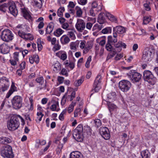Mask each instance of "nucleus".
I'll return each instance as SVG.
<instances>
[{"mask_svg": "<svg viewBox=\"0 0 158 158\" xmlns=\"http://www.w3.org/2000/svg\"><path fill=\"white\" fill-rule=\"evenodd\" d=\"M122 42L119 41L115 45V48L114 50L116 52H120L122 50Z\"/></svg>", "mask_w": 158, "mask_h": 158, "instance_id": "473e14b6", "label": "nucleus"}, {"mask_svg": "<svg viewBox=\"0 0 158 158\" xmlns=\"http://www.w3.org/2000/svg\"><path fill=\"white\" fill-rule=\"evenodd\" d=\"M143 79L145 81L147 82L150 84L153 85L156 81V78L152 73L149 70H145L143 73Z\"/></svg>", "mask_w": 158, "mask_h": 158, "instance_id": "f03ea898", "label": "nucleus"}, {"mask_svg": "<svg viewBox=\"0 0 158 158\" xmlns=\"http://www.w3.org/2000/svg\"><path fill=\"white\" fill-rule=\"evenodd\" d=\"M92 8H94L95 10L98 12L101 10L102 9V6L100 5H98L96 2H93L92 5Z\"/></svg>", "mask_w": 158, "mask_h": 158, "instance_id": "412c9836", "label": "nucleus"}, {"mask_svg": "<svg viewBox=\"0 0 158 158\" xmlns=\"http://www.w3.org/2000/svg\"><path fill=\"white\" fill-rule=\"evenodd\" d=\"M19 53V52H16L14 53L13 56V60H16V61H18V60H19V58H18Z\"/></svg>", "mask_w": 158, "mask_h": 158, "instance_id": "0e129e2a", "label": "nucleus"}, {"mask_svg": "<svg viewBox=\"0 0 158 158\" xmlns=\"http://www.w3.org/2000/svg\"><path fill=\"white\" fill-rule=\"evenodd\" d=\"M95 11L94 8H91L89 11L90 15L94 17L96 15Z\"/></svg>", "mask_w": 158, "mask_h": 158, "instance_id": "774afa93", "label": "nucleus"}, {"mask_svg": "<svg viewBox=\"0 0 158 158\" xmlns=\"http://www.w3.org/2000/svg\"><path fill=\"white\" fill-rule=\"evenodd\" d=\"M19 118L21 119L22 121H24L23 118L19 115L11 117L7 125V127L9 130L14 131L18 128L19 125Z\"/></svg>", "mask_w": 158, "mask_h": 158, "instance_id": "f257e3e1", "label": "nucleus"}, {"mask_svg": "<svg viewBox=\"0 0 158 158\" xmlns=\"http://www.w3.org/2000/svg\"><path fill=\"white\" fill-rule=\"evenodd\" d=\"M63 144L62 143H60L57 147V148L56 149V153L58 155H59L61 152V149L63 147Z\"/></svg>", "mask_w": 158, "mask_h": 158, "instance_id": "49530a36", "label": "nucleus"}, {"mask_svg": "<svg viewBox=\"0 0 158 158\" xmlns=\"http://www.w3.org/2000/svg\"><path fill=\"white\" fill-rule=\"evenodd\" d=\"M99 133L104 139L108 140L110 138V133L108 129L106 127H101L99 129Z\"/></svg>", "mask_w": 158, "mask_h": 158, "instance_id": "9b49d317", "label": "nucleus"}, {"mask_svg": "<svg viewBox=\"0 0 158 158\" xmlns=\"http://www.w3.org/2000/svg\"><path fill=\"white\" fill-rule=\"evenodd\" d=\"M37 44L38 46V50L40 51L42 49L43 47L41 44V40L40 39H38L37 40Z\"/></svg>", "mask_w": 158, "mask_h": 158, "instance_id": "8fccbe9b", "label": "nucleus"}, {"mask_svg": "<svg viewBox=\"0 0 158 158\" xmlns=\"http://www.w3.org/2000/svg\"><path fill=\"white\" fill-rule=\"evenodd\" d=\"M36 81L40 84L42 85L44 82V80L42 77H40L36 79Z\"/></svg>", "mask_w": 158, "mask_h": 158, "instance_id": "13d9d810", "label": "nucleus"}, {"mask_svg": "<svg viewBox=\"0 0 158 158\" xmlns=\"http://www.w3.org/2000/svg\"><path fill=\"white\" fill-rule=\"evenodd\" d=\"M34 2L35 3V5L38 7L39 8H40L42 5L41 4V1L40 0H35L34 1Z\"/></svg>", "mask_w": 158, "mask_h": 158, "instance_id": "603ef678", "label": "nucleus"}, {"mask_svg": "<svg viewBox=\"0 0 158 158\" xmlns=\"http://www.w3.org/2000/svg\"><path fill=\"white\" fill-rule=\"evenodd\" d=\"M131 86V82L127 80H122L119 83L120 89L124 92H127L130 89Z\"/></svg>", "mask_w": 158, "mask_h": 158, "instance_id": "0eeeda50", "label": "nucleus"}, {"mask_svg": "<svg viewBox=\"0 0 158 158\" xmlns=\"http://www.w3.org/2000/svg\"><path fill=\"white\" fill-rule=\"evenodd\" d=\"M151 21V17L150 16H145L143 17V23L147 24Z\"/></svg>", "mask_w": 158, "mask_h": 158, "instance_id": "c9c22d12", "label": "nucleus"}, {"mask_svg": "<svg viewBox=\"0 0 158 158\" xmlns=\"http://www.w3.org/2000/svg\"><path fill=\"white\" fill-rule=\"evenodd\" d=\"M116 96V93L113 92L108 95V98L109 99L113 100L114 99Z\"/></svg>", "mask_w": 158, "mask_h": 158, "instance_id": "09e8293b", "label": "nucleus"}, {"mask_svg": "<svg viewBox=\"0 0 158 158\" xmlns=\"http://www.w3.org/2000/svg\"><path fill=\"white\" fill-rule=\"evenodd\" d=\"M73 138L78 142H81L83 139V136L82 133L73 132Z\"/></svg>", "mask_w": 158, "mask_h": 158, "instance_id": "dca6fc26", "label": "nucleus"}, {"mask_svg": "<svg viewBox=\"0 0 158 158\" xmlns=\"http://www.w3.org/2000/svg\"><path fill=\"white\" fill-rule=\"evenodd\" d=\"M59 106V102L58 101H55L52 104L50 107V109L53 111L56 110L57 107Z\"/></svg>", "mask_w": 158, "mask_h": 158, "instance_id": "f704fd0d", "label": "nucleus"}, {"mask_svg": "<svg viewBox=\"0 0 158 158\" xmlns=\"http://www.w3.org/2000/svg\"><path fill=\"white\" fill-rule=\"evenodd\" d=\"M34 38L31 34L30 33L26 34L25 33L24 39L26 40H32Z\"/></svg>", "mask_w": 158, "mask_h": 158, "instance_id": "de8ad7c7", "label": "nucleus"}, {"mask_svg": "<svg viewBox=\"0 0 158 158\" xmlns=\"http://www.w3.org/2000/svg\"><path fill=\"white\" fill-rule=\"evenodd\" d=\"M29 60L31 64H33L34 62L37 64L39 63V58L38 55H34L29 57Z\"/></svg>", "mask_w": 158, "mask_h": 158, "instance_id": "f3484780", "label": "nucleus"}, {"mask_svg": "<svg viewBox=\"0 0 158 158\" xmlns=\"http://www.w3.org/2000/svg\"><path fill=\"white\" fill-rule=\"evenodd\" d=\"M37 119H35V121L36 122H39L41 121L42 119V118L44 116V114H43L41 112H38L37 113Z\"/></svg>", "mask_w": 158, "mask_h": 158, "instance_id": "a19ab883", "label": "nucleus"}, {"mask_svg": "<svg viewBox=\"0 0 158 158\" xmlns=\"http://www.w3.org/2000/svg\"><path fill=\"white\" fill-rule=\"evenodd\" d=\"M141 155L142 158H150V153L148 150L142 151Z\"/></svg>", "mask_w": 158, "mask_h": 158, "instance_id": "cd10ccee", "label": "nucleus"}, {"mask_svg": "<svg viewBox=\"0 0 158 158\" xmlns=\"http://www.w3.org/2000/svg\"><path fill=\"white\" fill-rule=\"evenodd\" d=\"M93 26V24L90 22H88L85 24L86 28L89 31H90Z\"/></svg>", "mask_w": 158, "mask_h": 158, "instance_id": "4d7b16f0", "label": "nucleus"}, {"mask_svg": "<svg viewBox=\"0 0 158 158\" xmlns=\"http://www.w3.org/2000/svg\"><path fill=\"white\" fill-rule=\"evenodd\" d=\"M8 6V3H4L3 4L0 6V10L5 12L6 10V8H7Z\"/></svg>", "mask_w": 158, "mask_h": 158, "instance_id": "37998d69", "label": "nucleus"}, {"mask_svg": "<svg viewBox=\"0 0 158 158\" xmlns=\"http://www.w3.org/2000/svg\"><path fill=\"white\" fill-rule=\"evenodd\" d=\"M152 51V50L148 47L144 50L142 56V60L144 62H148L152 60L153 56Z\"/></svg>", "mask_w": 158, "mask_h": 158, "instance_id": "39448f33", "label": "nucleus"}, {"mask_svg": "<svg viewBox=\"0 0 158 158\" xmlns=\"http://www.w3.org/2000/svg\"><path fill=\"white\" fill-rule=\"evenodd\" d=\"M60 74L65 75L66 76H68V73L67 70L64 69H62L60 73Z\"/></svg>", "mask_w": 158, "mask_h": 158, "instance_id": "69168bd1", "label": "nucleus"}, {"mask_svg": "<svg viewBox=\"0 0 158 158\" xmlns=\"http://www.w3.org/2000/svg\"><path fill=\"white\" fill-rule=\"evenodd\" d=\"M13 37L12 32L9 29H5L2 33L1 38L4 41H10L12 40Z\"/></svg>", "mask_w": 158, "mask_h": 158, "instance_id": "20e7f679", "label": "nucleus"}, {"mask_svg": "<svg viewBox=\"0 0 158 158\" xmlns=\"http://www.w3.org/2000/svg\"><path fill=\"white\" fill-rule=\"evenodd\" d=\"M83 81L81 79L77 80L75 81L74 85L76 86H78L82 83Z\"/></svg>", "mask_w": 158, "mask_h": 158, "instance_id": "bf43d9fd", "label": "nucleus"}, {"mask_svg": "<svg viewBox=\"0 0 158 158\" xmlns=\"http://www.w3.org/2000/svg\"><path fill=\"white\" fill-rule=\"evenodd\" d=\"M68 35L73 40H74L76 38V36L74 34V32L73 31H69L68 32Z\"/></svg>", "mask_w": 158, "mask_h": 158, "instance_id": "3c124183", "label": "nucleus"}, {"mask_svg": "<svg viewBox=\"0 0 158 158\" xmlns=\"http://www.w3.org/2000/svg\"><path fill=\"white\" fill-rule=\"evenodd\" d=\"M103 27L102 25H98V24H95L92 28L93 31H94L97 29V30H101Z\"/></svg>", "mask_w": 158, "mask_h": 158, "instance_id": "a18cd8bd", "label": "nucleus"}, {"mask_svg": "<svg viewBox=\"0 0 158 158\" xmlns=\"http://www.w3.org/2000/svg\"><path fill=\"white\" fill-rule=\"evenodd\" d=\"M3 142V144L9 143L11 142V140L8 137H4Z\"/></svg>", "mask_w": 158, "mask_h": 158, "instance_id": "680f3d73", "label": "nucleus"}, {"mask_svg": "<svg viewBox=\"0 0 158 158\" xmlns=\"http://www.w3.org/2000/svg\"><path fill=\"white\" fill-rule=\"evenodd\" d=\"M75 94L76 93L75 91H73L70 95H68L67 93H66L62 98L61 104L62 105H64L67 100L68 101H72L75 98Z\"/></svg>", "mask_w": 158, "mask_h": 158, "instance_id": "ddd939ff", "label": "nucleus"}, {"mask_svg": "<svg viewBox=\"0 0 158 158\" xmlns=\"http://www.w3.org/2000/svg\"><path fill=\"white\" fill-rule=\"evenodd\" d=\"M54 28L53 24L52 23H49L46 29V34H50Z\"/></svg>", "mask_w": 158, "mask_h": 158, "instance_id": "b1692460", "label": "nucleus"}, {"mask_svg": "<svg viewBox=\"0 0 158 158\" xmlns=\"http://www.w3.org/2000/svg\"><path fill=\"white\" fill-rule=\"evenodd\" d=\"M66 112V110H63L59 116V119L61 120H63L64 119V115Z\"/></svg>", "mask_w": 158, "mask_h": 158, "instance_id": "052dcab7", "label": "nucleus"}, {"mask_svg": "<svg viewBox=\"0 0 158 158\" xmlns=\"http://www.w3.org/2000/svg\"><path fill=\"white\" fill-rule=\"evenodd\" d=\"M99 40L100 41L99 44L102 46H103L106 43L105 39L104 37H102L99 38Z\"/></svg>", "mask_w": 158, "mask_h": 158, "instance_id": "5fc2aeb1", "label": "nucleus"}, {"mask_svg": "<svg viewBox=\"0 0 158 158\" xmlns=\"http://www.w3.org/2000/svg\"><path fill=\"white\" fill-rule=\"evenodd\" d=\"M64 11V7H61L58 10L57 14L59 17H61L63 15V13Z\"/></svg>", "mask_w": 158, "mask_h": 158, "instance_id": "4c0bfd02", "label": "nucleus"}, {"mask_svg": "<svg viewBox=\"0 0 158 158\" xmlns=\"http://www.w3.org/2000/svg\"><path fill=\"white\" fill-rule=\"evenodd\" d=\"M116 52H117L115 51L114 50L109 53L108 54L106 60H108L110 58L113 57L116 54Z\"/></svg>", "mask_w": 158, "mask_h": 158, "instance_id": "79ce46f5", "label": "nucleus"}, {"mask_svg": "<svg viewBox=\"0 0 158 158\" xmlns=\"http://www.w3.org/2000/svg\"><path fill=\"white\" fill-rule=\"evenodd\" d=\"M107 104L111 114L115 113L118 109L116 105L110 101L107 102Z\"/></svg>", "mask_w": 158, "mask_h": 158, "instance_id": "2eb2a0df", "label": "nucleus"}, {"mask_svg": "<svg viewBox=\"0 0 158 158\" xmlns=\"http://www.w3.org/2000/svg\"><path fill=\"white\" fill-rule=\"evenodd\" d=\"M127 75L128 77L133 82H139L141 77V75L140 73L133 70H130Z\"/></svg>", "mask_w": 158, "mask_h": 158, "instance_id": "423d86ee", "label": "nucleus"}, {"mask_svg": "<svg viewBox=\"0 0 158 158\" xmlns=\"http://www.w3.org/2000/svg\"><path fill=\"white\" fill-rule=\"evenodd\" d=\"M75 10L77 16L79 17H81L83 13L80 7L77 6L75 7Z\"/></svg>", "mask_w": 158, "mask_h": 158, "instance_id": "c756f323", "label": "nucleus"}, {"mask_svg": "<svg viewBox=\"0 0 158 158\" xmlns=\"http://www.w3.org/2000/svg\"><path fill=\"white\" fill-rule=\"evenodd\" d=\"M69 25L68 23H64L62 24V27L64 29H65L66 30H69Z\"/></svg>", "mask_w": 158, "mask_h": 158, "instance_id": "338daca9", "label": "nucleus"}, {"mask_svg": "<svg viewBox=\"0 0 158 158\" xmlns=\"http://www.w3.org/2000/svg\"><path fill=\"white\" fill-rule=\"evenodd\" d=\"M64 32V31L60 28L57 29L54 32V35L57 36L59 37Z\"/></svg>", "mask_w": 158, "mask_h": 158, "instance_id": "7c9ffc66", "label": "nucleus"}, {"mask_svg": "<svg viewBox=\"0 0 158 158\" xmlns=\"http://www.w3.org/2000/svg\"><path fill=\"white\" fill-rule=\"evenodd\" d=\"M78 45V44L76 42H72L70 44V48L71 50H76Z\"/></svg>", "mask_w": 158, "mask_h": 158, "instance_id": "e433bc0d", "label": "nucleus"}, {"mask_svg": "<svg viewBox=\"0 0 158 158\" xmlns=\"http://www.w3.org/2000/svg\"><path fill=\"white\" fill-rule=\"evenodd\" d=\"M83 131V126L82 125L79 124L75 129L73 132L82 133Z\"/></svg>", "mask_w": 158, "mask_h": 158, "instance_id": "2f4dec72", "label": "nucleus"}, {"mask_svg": "<svg viewBox=\"0 0 158 158\" xmlns=\"http://www.w3.org/2000/svg\"><path fill=\"white\" fill-rule=\"evenodd\" d=\"M22 9V12L23 14L24 17L27 19H31V17L27 10L26 9Z\"/></svg>", "mask_w": 158, "mask_h": 158, "instance_id": "bb28decb", "label": "nucleus"}, {"mask_svg": "<svg viewBox=\"0 0 158 158\" xmlns=\"http://www.w3.org/2000/svg\"><path fill=\"white\" fill-rule=\"evenodd\" d=\"M56 55L63 61L65 60L67 57L66 53L65 52H62L60 51L56 53Z\"/></svg>", "mask_w": 158, "mask_h": 158, "instance_id": "5701e85b", "label": "nucleus"}, {"mask_svg": "<svg viewBox=\"0 0 158 158\" xmlns=\"http://www.w3.org/2000/svg\"><path fill=\"white\" fill-rule=\"evenodd\" d=\"M0 48L1 49V53L3 52L5 54L9 52V47L5 44L4 43L0 45Z\"/></svg>", "mask_w": 158, "mask_h": 158, "instance_id": "a878e982", "label": "nucleus"}, {"mask_svg": "<svg viewBox=\"0 0 158 158\" xmlns=\"http://www.w3.org/2000/svg\"><path fill=\"white\" fill-rule=\"evenodd\" d=\"M82 156L81 154L78 151H73L70 155V158H82Z\"/></svg>", "mask_w": 158, "mask_h": 158, "instance_id": "6ab92c4d", "label": "nucleus"}, {"mask_svg": "<svg viewBox=\"0 0 158 158\" xmlns=\"http://www.w3.org/2000/svg\"><path fill=\"white\" fill-rule=\"evenodd\" d=\"M75 27L78 31L82 32L85 28V21L81 19H77L75 25Z\"/></svg>", "mask_w": 158, "mask_h": 158, "instance_id": "9d476101", "label": "nucleus"}, {"mask_svg": "<svg viewBox=\"0 0 158 158\" xmlns=\"http://www.w3.org/2000/svg\"><path fill=\"white\" fill-rule=\"evenodd\" d=\"M98 22L101 24L104 23L106 22L105 18L103 16L102 14L101 13L99 15Z\"/></svg>", "mask_w": 158, "mask_h": 158, "instance_id": "c85d7f7f", "label": "nucleus"}, {"mask_svg": "<svg viewBox=\"0 0 158 158\" xmlns=\"http://www.w3.org/2000/svg\"><path fill=\"white\" fill-rule=\"evenodd\" d=\"M113 44L110 43L108 42H107V44L106 45V48L108 51H112L113 49L112 46Z\"/></svg>", "mask_w": 158, "mask_h": 158, "instance_id": "c03bdc74", "label": "nucleus"}, {"mask_svg": "<svg viewBox=\"0 0 158 158\" xmlns=\"http://www.w3.org/2000/svg\"><path fill=\"white\" fill-rule=\"evenodd\" d=\"M101 76L98 75L96 77L94 84V86L95 87L94 90L96 92H97L100 89L99 83L101 82Z\"/></svg>", "mask_w": 158, "mask_h": 158, "instance_id": "4468645a", "label": "nucleus"}, {"mask_svg": "<svg viewBox=\"0 0 158 158\" xmlns=\"http://www.w3.org/2000/svg\"><path fill=\"white\" fill-rule=\"evenodd\" d=\"M1 154L4 157L12 158L14 157L12 148L9 145L2 148Z\"/></svg>", "mask_w": 158, "mask_h": 158, "instance_id": "7ed1b4c3", "label": "nucleus"}, {"mask_svg": "<svg viewBox=\"0 0 158 158\" xmlns=\"http://www.w3.org/2000/svg\"><path fill=\"white\" fill-rule=\"evenodd\" d=\"M61 66L60 64L57 62L54 65V68L56 70H60L61 69Z\"/></svg>", "mask_w": 158, "mask_h": 158, "instance_id": "6e6d98bb", "label": "nucleus"}, {"mask_svg": "<svg viewBox=\"0 0 158 158\" xmlns=\"http://www.w3.org/2000/svg\"><path fill=\"white\" fill-rule=\"evenodd\" d=\"M117 41V38H115L113 37L112 36H109L107 38V42L112 43V44H114Z\"/></svg>", "mask_w": 158, "mask_h": 158, "instance_id": "72a5a7b5", "label": "nucleus"}, {"mask_svg": "<svg viewBox=\"0 0 158 158\" xmlns=\"http://www.w3.org/2000/svg\"><path fill=\"white\" fill-rule=\"evenodd\" d=\"M9 9L11 14L14 16H16L18 14V10L16 8L15 3L12 1L8 2Z\"/></svg>", "mask_w": 158, "mask_h": 158, "instance_id": "f8f14e48", "label": "nucleus"}, {"mask_svg": "<svg viewBox=\"0 0 158 158\" xmlns=\"http://www.w3.org/2000/svg\"><path fill=\"white\" fill-rule=\"evenodd\" d=\"M94 123H95V126L97 127H100L102 125L101 121L98 119L94 120Z\"/></svg>", "mask_w": 158, "mask_h": 158, "instance_id": "864d4df0", "label": "nucleus"}, {"mask_svg": "<svg viewBox=\"0 0 158 158\" xmlns=\"http://www.w3.org/2000/svg\"><path fill=\"white\" fill-rule=\"evenodd\" d=\"M81 109L80 108L76 109L74 111V117H76L80 114Z\"/></svg>", "mask_w": 158, "mask_h": 158, "instance_id": "e2e57ef3", "label": "nucleus"}, {"mask_svg": "<svg viewBox=\"0 0 158 158\" xmlns=\"http://www.w3.org/2000/svg\"><path fill=\"white\" fill-rule=\"evenodd\" d=\"M106 16L111 21L115 23L117 22V19L114 16L111 14L108 13L106 14Z\"/></svg>", "mask_w": 158, "mask_h": 158, "instance_id": "393cba45", "label": "nucleus"}, {"mask_svg": "<svg viewBox=\"0 0 158 158\" xmlns=\"http://www.w3.org/2000/svg\"><path fill=\"white\" fill-rule=\"evenodd\" d=\"M16 90L17 87L15 86L14 83H12L10 89L7 94L6 98H8Z\"/></svg>", "mask_w": 158, "mask_h": 158, "instance_id": "aec40b11", "label": "nucleus"}, {"mask_svg": "<svg viewBox=\"0 0 158 158\" xmlns=\"http://www.w3.org/2000/svg\"><path fill=\"white\" fill-rule=\"evenodd\" d=\"M76 104V103L75 102H73L70 105L68 109V111L69 113H70L73 111L74 106Z\"/></svg>", "mask_w": 158, "mask_h": 158, "instance_id": "ea45409f", "label": "nucleus"}, {"mask_svg": "<svg viewBox=\"0 0 158 158\" xmlns=\"http://www.w3.org/2000/svg\"><path fill=\"white\" fill-rule=\"evenodd\" d=\"M114 32L118 34H123L125 32V29L122 26H117L114 28Z\"/></svg>", "mask_w": 158, "mask_h": 158, "instance_id": "a211bd4d", "label": "nucleus"}, {"mask_svg": "<svg viewBox=\"0 0 158 158\" xmlns=\"http://www.w3.org/2000/svg\"><path fill=\"white\" fill-rule=\"evenodd\" d=\"M62 44H65L69 43L70 40L69 38L65 35H63L60 39Z\"/></svg>", "mask_w": 158, "mask_h": 158, "instance_id": "4be33fe9", "label": "nucleus"}, {"mask_svg": "<svg viewBox=\"0 0 158 158\" xmlns=\"http://www.w3.org/2000/svg\"><path fill=\"white\" fill-rule=\"evenodd\" d=\"M111 30H112L111 27H107L102 29V32L104 34L111 33Z\"/></svg>", "mask_w": 158, "mask_h": 158, "instance_id": "58836bf2", "label": "nucleus"}, {"mask_svg": "<svg viewBox=\"0 0 158 158\" xmlns=\"http://www.w3.org/2000/svg\"><path fill=\"white\" fill-rule=\"evenodd\" d=\"M22 100L23 99L20 96H15L12 100V103L14 108L16 109L20 108L22 106Z\"/></svg>", "mask_w": 158, "mask_h": 158, "instance_id": "1a4fd4ad", "label": "nucleus"}, {"mask_svg": "<svg viewBox=\"0 0 158 158\" xmlns=\"http://www.w3.org/2000/svg\"><path fill=\"white\" fill-rule=\"evenodd\" d=\"M9 86V81L7 78L3 77L0 79V93L3 92L7 90Z\"/></svg>", "mask_w": 158, "mask_h": 158, "instance_id": "6e6552de", "label": "nucleus"}]
</instances>
